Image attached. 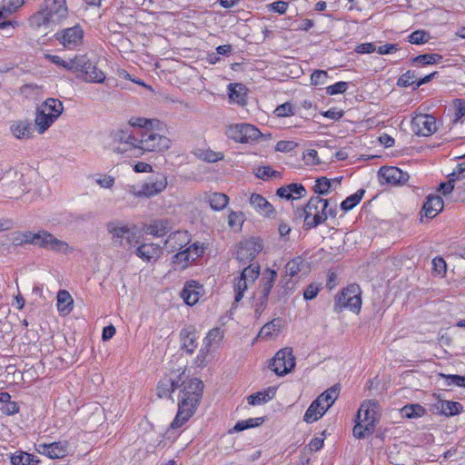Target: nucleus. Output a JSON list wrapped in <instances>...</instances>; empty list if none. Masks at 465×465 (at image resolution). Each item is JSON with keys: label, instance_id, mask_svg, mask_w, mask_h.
I'll list each match as a JSON object with an SVG mask.
<instances>
[{"label": "nucleus", "instance_id": "1", "mask_svg": "<svg viewBox=\"0 0 465 465\" xmlns=\"http://www.w3.org/2000/svg\"><path fill=\"white\" fill-rule=\"evenodd\" d=\"M68 16L65 0H45L40 9L28 20L31 27L53 29Z\"/></svg>", "mask_w": 465, "mask_h": 465}, {"label": "nucleus", "instance_id": "2", "mask_svg": "<svg viewBox=\"0 0 465 465\" xmlns=\"http://www.w3.org/2000/svg\"><path fill=\"white\" fill-rule=\"evenodd\" d=\"M378 404L374 401H364L357 413V422L353 428V435L357 439H363L371 435L375 430L377 421Z\"/></svg>", "mask_w": 465, "mask_h": 465}, {"label": "nucleus", "instance_id": "3", "mask_svg": "<svg viewBox=\"0 0 465 465\" xmlns=\"http://www.w3.org/2000/svg\"><path fill=\"white\" fill-rule=\"evenodd\" d=\"M73 73L78 78L90 83H103L105 79L104 73L98 69L86 55H76L74 57Z\"/></svg>", "mask_w": 465, "mask_h": 465}, {"label": "nucleus", "instance_id": "4", "mask_svg": "<svg viewBox=\"0 0 465 465\" xmlns=\"http://www.w3.org/2000/svg\"><path fill=\"white\" fill-rule=\"evenodd\" d=\"M139 156L144 152H163L171 146V140L153 130L144 129L140 132Z\"/></svg>", "mask_w": 465, "mask_h": 465}, {"label": "nucleus", "instance_id": "5", "mask_svg": "<svg viewBox=\"0 0 465 465\" xmlns=\"http://www.w3.org/2000/svg\"><path fill=\"white\" fill-rule=\"evenodd\" d=\"M112 141L115 145L114 151L120 153H129L132 156H139V138L131 131L118 129L111 134Z\"/></svg>", "mask_w": 465, "mask_h": 465}, {"label": "nucleus", "instance_id": "6", "mask_svg": "<svg viewBox=\"0 0 465 465\" xmlns=\"http://www.w3.org/2000/svg\"><path fill=\"white\" fill-rule=\"evenodd\" d=\"M106 229L115 245L130 249L138 243L137 232L132 231L127 225L110 222L106 224Z\"/></svg>", "mask_w": 465, "mask_h": 465}, {"label": "nucleus", "instance_id": "7", "mask_svg": "<svg viewBox=\"0 0 465 465\" xmlns=\"http://www.w3.org/2000/svg\"><path fill=\"white\" fill-rule=\"evenodd\" d=\"M347 308L353 312L359 313L361 308V288L357 284H352L343 289L337 297L335 310L341 311Z\"/></svg>", "mask_w": 465, "mask_h": 465}, {"label": "nucleus", "instance_id": "8", "mask_svg": "<svg viewBox=\"0 0 465 465\" xmlns=\"http://www.w3.org/2000/svg\"><path fill=\"white\" fill-rule=\"evenodd\" d=\"M227 135L237 143H250L257 142L263 134L254 125L242 123L230 125Z\"/></svg>", "mask_w": 465, "mask_h": 465}, {"label": "nucleus", "instance_id": "9", "mask_svg": "<svg viewBox=\"0 0 465 465\" xmlns=\"http://www.w3.org/2000/svg\"><path fill=\"white\" fill-rule=\"evenodd\" d=\"M203 243L194 242L188 246L185 250L178 252L172 258V262L175 270H184L196 260H198L204 252Z\"/></svg>", "mask_w": 465, "mask_h": 465}, {"label": "nucleus", "instance_id": "10", "mask_svg": "<svg viewBox=\"0 0 465 465\" xmlns=\"http://www.w3.org/2000/svg\"><path fill=\"white\" fill-rule=\"evenodd\" d=\"M179 401L184 402L191 407H197L203 391V383L201 380L193 378L183 381Z\"/></svg>", "mask_w": 465, "mask_h": 465}, {"label": "nucleus", "instance_id": "11", "mask_svg": "<svg viewBox=\"0 0 465 465\" xmlns=\"http://www.w3.org/2000/svg\"><path fill=\"white\" fill-rule=\"evenodd\" d=\"M35 245L55 252L67 253L72 252L66 242L57 239L45 230L35 232Z\"/></svg>", "mask_w": 465, "mask_h": 465}, {"label": "nucleus", "instance_id": "12", "mask_svg": "<svg viewBox=\"0 0 465 465\" xmlns=\"http://www.w3.org/2000/svg\"><path fill=\"white\" fill-rule=\"evenodd\" d=\"M295 366V359L291 348L280 350L270 364L272 370L279 376L287 374Z\"/></svg>", "mask_w": 465, "mask_h": 465}, {"label": "nucleus", "instance_id": "13", "mask_svg": "<svg viewBox=\"0 0 465 465\" xmlns=\"http://www.w3.org/2000/svg\"><path fill=\"white\" fill-rule=\"evenodd\" d=\"M411 131L419 136H430L437 131L434 116L430 114H417L411 123Z\"/></svg>", "mask_w": 465, "mask_h": 465}, {"label": "nucleus", "instance_id": "14", "mask_svg": "<svg viewBox=\"0 0 465 465\" xmlns=\"http://www.w3.org/2000/svg\"><path fill=\"white\" fill-rule=\"evenodd\" d=\"M381 184L401 185L409 180V174L394 166H383L378 173Z\"/></svg>", "mask_w": 465, "mask_h": 465}, {"label": "nucleus", "instance_id": "15", "mask_svg": "<svg viewBox=\"0 0 465 465\" xmlns=\"http://www.w3.org/2000/svg\"><path fill=\"white\" fill-rule=\"evenodd\" d=\"M306 206L308 207V210L320 215H327V217H335L337 214L336 201H331V199H322L319 195L312 196L306 204Z\"/></svg>", "mask_w": 465, "mask_h": 465}, {"label": "nucleus", "instance_id": "16", "mask_svg": "<svg viewBox=\"0 0 465 465\" xmlns=\"http://www.w3.org/2000/svg\"><path fill=\"white\" fill-rule=\"evenodd\" d=\"M84 31L80 26H73L56 34V39L67 49H75L83 42Z\"/></svg>", "mask_w": 465, "mask_h": 465}, {"label": "nucleus", "instance_id": "17", "mask_svg": "<svg viewBox=\"0 0 465 465\" xmlns=\"http://www.w3.org/2000/svg\"><path fill=\"white\" fill-rule=\"evenodd\" d=\"M191 242V236L187 231H176L172 232L164 242V246L169 252L181 250Z\"/></svg>", "mask_w": 465, "mask_h": 465}, {"label": "nucleus", "instance_id": "18", "mask_svg": "<svg viewBox=\"0 0 465 465\" xmlns=\"http://www.w3.org/2000/svg\"><path fill=\"white\" fill-rule=\"evenodd\" d=\"M262 249V246L259 242H247L238 248L236 252L237 259L246 263L249 261H252Z\"/></svg>", "mask_w": 465, "mask_h": 465}, {"label": "nucleus", "instance_id": "19", "mask_svg": "<svg viewBox=\"0 0 465 465\" xmlns=\"http://www.w3.org/2000/svg\"><path fill=\"white\" fill-rule=\"evenodd\" d=\"M444 206L443 200L439 195H428L423 204L421 214L429 219H432L442 211Z\"/></svg>", "mask_w": 465, "mask_h": 465}, {"label": "nucleus", "instance_id": "20", "mask_svg": "<svg viewBox=\"0 0 465 465\" xmlns=\"http://www.w3.org/2000/svg\"><path fill=\"white\" fill-rule=\"evenodd\" d=\"M249 203L255 212L262 216L270 217L274 213L272 204L259 193H252L250 196Z\"/></svg>", "mask_w": 465, "mask_h": 465}, {"label": "nucleus", "instance_id": "21", "mask_svg": "<svg viewBox=\"0 0 465 465\" xmlns=\"http://www.w3.org/2000/svg\"><path fill=\"white\" fill-rule=\"evenodd\" d=\"M203 292V286L195 281L187 282L182 292V297L188 305L195 304Z\"/></svg>", "mask_w": 465, "mask_h": 465}, {"label": "nucleus", "instance_id": "22", "mask_svg": "<svg viewBox=\"0 0 465 465\" xmlns=\"http://www.w3.org/2000/svg\"><path fill=\"white\" fill-rule=\"evenodd\" d=\"M167 177L162 175L155 181H150L142 184V194L143 197H153L163 192L167 186Z\"/></svg>", "mask_w": 465, "mask_h": 465}, {"label": "nucleus", "instance_id": "23", "mask_svg": "<svg viewBox=\"0 0 465 465\" xmlns=\"http://www.w3.org/2000/svg\"><path fill=\"white\" fill-rule=\"evenodd\" d=\"M196 407H191L184 402L179 401L178 412L171 423V429L175 430L182 427L194 413Z\"/></svg>", "mask_w": 465, "mask_h": 465}, {"label": "nucleus", "instance_id": "24", "mask_svg": "<svg viewBox=\"0 0 465 465\" xmlns=\"http://www.w3.org/2000/svg\"><path fill=\"white\" fill-rule=\"evenodd\" d=\"M135 253L145 262L155 261L161 256L162 248L155 243H143L136 249Z\"/></svg>", "mask_w": 465, "mask_h": 465}, {"label": "nucleus", "instance_id": "25", "mask_svg": "<svg viewBox=\"0 0 465 465\" xmlns=\"http://www.w3.org/2000/svg\"><path fill=\"white\" fill-rule=\"evenodd\" d=\"M10 131L17 139H30L33 137L34 129L29 121L20 120L11 124Z\"/></svg>", "mask_w": 465, "mask_h": 465}, {"label": "nucleus", "instance_id": "26", "mask_svg": "<svg viewBox=\"0 0 465 465\" xmlns=\"http://www.w3.org/2000/svg\"><path fill=\"white\" fill-rule=\"evenodd\" d=\"M67 447L68 443L66 441H57L50 444L39 445V448H42L44 453L50 459L64 458L67 453Z\"/></svg>", "mask_w": 465, "mask_h": 465}, {"label": "nucleus", "instance_id": "27", "mask_svg": "<svg viewBox=\"0 0 465 465\" xmlns=\"http://www.w3.org/2000/svg\"><path fill=\"white\" fill-rule=\"evenodd\" d=\"M277 278L276 271L272 269H265L262 274V278L260 280L259 289L257 292L261 294H264L269 296L272 288L274 285V282Z\"/></svg>", "mask_w": 465, "mask_h": 465}, {"label": "nucleus", "instance_id": "28", "mask_svg": "<svg viewBox=\"0 0 465 465\" xmlns=\"http://www.w3.org/2000/svg\"><path fill=\"white\" fill-rule=\"evenodd\" d=\"M204 199L214 211H222L225 209L229 203V197L223 193H206Z\"/></svg>", "mask_w": 465, "mask_h": 465}, {"label": "nucleus", "instance_id": "29", "mask_svg": "<svg viewBox=\"0 0 465 465\" xmlns=\"http://www.w3.org/2000/svg\"><path fill=\"white\" fill-rule=\"evenodd\" d=\"M327 407H325L322 403L317 401V400L313 401L309 408L307 409L303 420L307 423H312L313 421L318 420L322 415L327 411Z\"/></svg>", "mask_w": 465, "mask_h": 465}, {"label": "nucleus", "instance_id": "30", "mask_svg": "<svg viewBox=\"0 0 465 465\" xmlns=\"http://www.w3.org/2000/svg\"><path fill=\"white\" fill-rule=\"evenodd\" d=\"M300 216L304 217V228L312 229L315 228L318 225L323 223L327 220V215H320L314 213L313 212L308 210V207L305 206L300 213Z\"/></svg>", "mask_w": 465, "mask_h": 465}, {"label": "nucleus", "instance_id": "31", "mask_svg": "<svg viewBox=\"0 0 465 465\" xmlns=\"http://www.w3.org/2000/svg\"><path fill=\"white\" fill-rule=\"evenodd\" d=\"M57 120L41 107L37 110L35 124L39 134H44Z\"/></svg>", "mask_w": 465, "mask_h": 465}, {"label": "nucleus", "instance_id": "32", "mask_svg": "<svg viewBox=\"0 0 465 465\" xmlns=\"http://www.w3.org/2000/svg\"><path fill=\"white\" fill-rule=\"evenodd\" d=\"M282 327V320L275 318L272 321L264 324L258 333V338L270 339L276 336Z\"/></svg>", "mask_w": 465, "mask_h": 465}, {"label": "nucleus", "instance_id": "33", "mask_svg": "<svg viewBox=\"0 0 465 465\" xmlns=\"http://www.w3.org/2000/svg\"><path fill=\"white\" fill-rule=\"evenodd\" d=\"M182 339V347L188 353L192 354L196 348V334L192 327L184 328L180 333Z\"/></svg>", "mask_w": 465, "mask_h": 465}, {"label": "nucleus", "instance_id": "34", "mask_svg": "<svg viewBox=\"0 0 465 465\" xmlns=\"http://www.w3.org/2000/svg\"><path fill=\"white\" fill-rule=\"evenodd\" d=\"M73 298L69 292L65 290H60L57 293V310L59 312L66 315L69 314L73 310Z\"/></svg>", "mask_w": 465, "mask_h": 465}, {"label": "nucleus", "instance_id": "35", "mask_svg": "<svg viewBox=\"0 0 465 465\" xmlns=\"http://www.w3.org/2000/svg\"><path fill=\"white\" fill-rule=\"evenodd\" d=\"M171 230L170 222L167 219L155 220L147 227L149 234L155 237H162Z\"/></svg>", "mask_w": 465, "mask_h": 465}, {"label": "nucleus", "instance_id": "36", "mask_svg": "<svg viewBox=\"0 0 465 465\" xmlns=\"http://www.w3.org/2000/svg\"><path fill=\"white\" fill-rule=\"evenodd\" d=\"M35 232L26 231V232H15L11 236V242L14 246H23L25 244H33L35 245Z\"/></svg>", "mask_w": 465, "mask_h": 465}, {"label": "nucleus", "instance_id": "37", "mask_svg": "<svg viewBox=\"0 0 465 465\" xmlns=\"http://www.w3.org/2000/svg\"><path fill=\"white\" fill-rule=\"evenodd\" d=\"M179 381H174L172 379H163L158 382L156 391L157 395L160 398L168 397L174 391V390L180 387Z\"/></svg>", "mask_w": 465, "mask_h": 465}, {"label": "nucleus", "instance_id": "38", "mask_svg": "<svg viewBox=\"0 0 465 465\" xmlns=\"http://www.w3.org/2000/svg\"><path fill=\"white\" fill-rule=\"evenodd\" d=\"M228 88L231 101L240 105L246 104V94L244 92V86L242 84H230Z\"/></svg>", "mask_w": 465, "mask_h": 465}, {"label": "nucleus", "instance_id": "39", "mask_svg": "<svg viewBox=\"0 0 465 465\" xmlns=\"http://www.w3.org/2000/svg\"><path fill=\"white\" fill-rule=\"evenodd\" d=\"M41 108L56 119L64 111L63 103L55 98H47L41 105Z\"/></svg>", "mask_w": 465, "mask_h": 465}, {"label": "nucleus", "instance_id": "40", "mask_svg": "<svg viewBox=\"0 0 465 465\" xmlns=\"http://www.w3.org/2000/svg\"><path fill=\"white\" fill-rule=\"evenodd\" d=\"M333 183H340V179L330 180L326 177H320L315 182L313 191L319 196L327 194L332 190L331 187Z\"/></svg>", "mask_w": 465, "mask_h": 465}, {"label": "nucleus", "instance_id": "41", "mask_svg": "<svg viewBox=\"0 0 465 465\" xmlns=\"http://www.w3.org/2000/svg\"><path fill=\"white\" fill-rule=\"evenodd\" d=\"M438 409L446 416H453L461 412L463 407L460 402L450 401H441L439 402Z\"/></svg>", "mask_w": 465, "mask_h": 465}, {"label": "nucleus", "instance_id": "42", "mask_svg": "<svg viewBox=\"0 0 465 465\" xmlns=\"http://www.w3.org/2000/svg\"><path fill=\"white\" fill-rule=\"evenodd\" d=\"M442 60V55L440 54H424L415 56L411 59V64H435Z\"/></svg>", "mask_w": 465, "mask_h": 465}, {"label": "nucleus", "instance_id": "43", "mask_svg": "<svg viewBox=\"0 0 465 465\" xmlns=\"http://www.w3.org/2000/svg\"><path fill=\"white\" fill-rule=\"evenodd\" d=\"M39 460H35V456L27 452H16L11 457L12 465H36Z\"/></svg>", "mask_w": 465, "mask_h": 465}, {"label": "nucleus", "instance_id": "44", "mask_svg": "<svg viewBox=\"0 0 465 465\" xmlns=\"http://www.w3.org/2000/svg\"><path fill=\"white\" fill-rule=\"evenodd\" d=\"M339 390L336 386H333L322 393L316 400L329 409L337 400Z\"/></svg>", "mask_w": 465, "mask_h": 465}, {"label": "nucleus", "instance_id": "45", "mask_svg": "<svg viewBox=\"0 0 465 465\" xmlns=\"http://www.w3.org/2000/svg\"><path fill=\"white\" fill-rule=\"evenodd\" d=\"M364 193L365 191L363 189L358 190L355 193L348 196L341 202V208L345 212L351 210L361 201Z\"/></svg>", "mask_w": 465, "mask_h": 465}, {"label": "nucleus", "instance_id": "46", "mask_svg": "<svg viewBox=\"0 0 465 465\" xmlns=\"http://www.w3.org/2000/svg\"><path fill=\"white\" fill-rule=\"evenodd\" d=\"M426 410L420 404L406 405L401 409V414L404 417L412 419L422 417Z\"/></svg>", "mask_w": 465, "mask_h": 465}, {"label": "nucleus", "instance_id": "47", "mask_svg": "<svg viewBox=\"0 0 465 465\" xmlns=\"http://www.w3.org/2000/svg\"><path fill=\"white\" fill-rule=\"evenodd\" d=\"M249 284H251V282L241 275L235 278L233 282V289L235 292L234 301L236 302H239L242 299L244 292L247 290Z\"/></svg>", "mask_w": 465, "mask_h": 465}, {"label": "nucleus", "instance_id": "48", "mask_svg": "<svg viewBox=\"0 0 465 465\" xmlns=\"http://www.w3.org/2000/svg\"><path fill=\"white\" fill-rule=\"evenodd\" d=\"M269 296L261 294L259 292H256L253 295L252 307L254 309L255 315L260 317L262 312L267 306Z\"/></svg>", "mask_w": 465, "mask_h": 465}, {"label": "nucleus", "instance_id": "49", "mask_svg": "<svg viewBox=\"0 0 465 465\" xmlns=\"http://www.w3.org/2000/svg\"><path fill=\"white\" fill-rule=\"evenodd\" d=\"M418 82V77L415 71L409 70L405 74H401L398 79V85L408 87V86H416V83Z\"/></svg>", "mask_w": 465, "mask_h": 465}, {"label": "nucleus", "instance_id": "50", "mask_svg": "<svg viewBox=\"0 0 465 465\" xmlns=\"http://www.w3.org/2000/svg\"><path fill=\"white\" fill-rule=\"evenodd\" d=\"M45 58L51 63L64 68L67 71L73 72L74 68V58L69 60H64L58 55L45 54Z\"/></svg>", "mask_w": 465, "mask_h": 465}, {"label": "nucleus", "instance_id": "51", "mask_svg": "<svg viewBox=\"0 0 465 465\" xmlns=\"http://www.w3.org/2000/svg\"><path fill=\"white\" fill-rule=\"evenodd\" d=\"M259 274H260L259 265L250 264L242 270L241 276L243 277L244 279H246L251 283H253L254 281L258 278Z\"/></svg>", "mask_w": 465, "mask_h": 465}, {"label": "nucleus", "instance_id": "52", "mask_svg": "<svg viewBox=\"0 0 465 465\" xmlns=\"http://www.w3.org/2000/svg\"><path fill=\"white\" fill-rule=\"evenodd\" d=\"M223 331L220 328L212 329L208 332V334L204 340L205 347H210V346H212V344L221 341L223 340Z\"/></svg>", "mask_w": 465, "mask_h": 465}, {"label": "nucleus", "instance_id": "53", "mask_svg": "<svg viewBox=\"0 0 465 465\" xmlns=\"http://www.w3.org/2000/svg\"><path fill=\"white\" fill-rule=\"evenodd\" d=\"M303 264V261L301 257H296L292 261L288 262L286 264V272L290 276L296 275L302 270V266Z\"/></svg>", "mask_w": 465, "mask_h": 465}, {"label": "nucleus", "instance_id": "54", "mask_svg": "<svg viewBox=\"0 0 465 465\" xmlns=\"http://www.w3.org/2000/svg\"><path fill=\"white\" fill-rule=\"evenodd\" d=\"M429 38L428 33L423 30H417L409 35V42L413 45H420L427 43Z\"/></svg>", "mask_w": 465, "mask_h": 465}, {"label": "nucleus", "instance_id": "55", "mask_svg": "<svg viewBox=\"0 0 465 465\" xmlns=\"http://www.w3.org/2000/svg\"><path fill=\"white\" fill-rule=\"evenodd\" d=\"M255 175L259 179L266 180L271 177L280 176V173L272 170L270 166H262L257 169Z\"/></svg>", "mask_w": 465, "mask_h": 465}, {"label": "nucleus", "instance_id": "56", "mask_svg": "<svg viewBox=\"0 0 465 465\" xmlns=\"http://www.w3.org/2000/svg\"><path fill=\"white\" fill-rule=\"evenodd\" d=\"M453 105L455 110L453 122L457 123L465 115V100L455 99Z\"/></svg>", "mask_w": 465, "mask_h": 465}, {"label": "nucleus", "instance_id": "57", "mask_svg": "<svg viewBox=\"0 0 465 465\" xmlns=\"http://www.w3.org/2000/svg\"><path fill=\"white\" fill-rule=\"evenodd\" d=\"M24 0H3V10L11 15L24 5Z\"/></svg>", "mask_w": 465, "mask_h": 465}, {"label": "nucleus", "instance_id": "58", "mask_svg": "<svg viewBox=\"0 0 465 465\" xmlns=\"http://www.w3.org/2000/svg\"><path fill=\"white\" fill-rule=\"evenodd\" d=\"M441 377L447 381L448 385H456L459 387H465V376L454 374H441Z\"/></svg>", "mask_w": 465, "mask_h": 465}, {"label": "nucleus", "instance_id": "59", "mask_svg": "<svg viewBox=\"0 0 465 465\" xmlns=\"http://www.w3.org/2000/svg\"><path fill=\"white\" fill-rule=\"evenodd\" d=\"M274 113L278 117H286L289 115H293V106L290 103H284L277 106Z\"/></svg>", "mask_w": 465, "mask_h": 465}, {"label": "nucleus", "instance_id": "60", "mask_svg": "<svg viewBox=\"0 0 465 465\" xmlns=\"http://www.w3.org/2000/svg\"><path fill=\"white\" fill-rule=\"evenodd\" d=\"M348 88L347 82H338L332 85H330L326 88V93L330 95H334L338 94H343L346 92Z\"/></svg>", "mask_w": 465, "mask_h": 465}, {"label": "nucleus", "instance_id": "61", "mask_svg": "<svg viewBox=\"0 0 465 465\" xmlns=\"http://www.w3.org/2000/svg\"><path fill=\"white\" fill-rule=\"evenodd\" d=\"M153 121L143 117H131L129 124L134 127H143L148 129V126H152Z\"/></svg>", "mask_w": 465, "mask_h": 465}, {"label": "nucleus", "instance_id": "62", "mask_svg": "<svg viewBox=\"0 0 465 465\" xmlns=\"http://www.w3.org/2000/svg\"><path fill=\"white\" fill-rule=\"evenodd\" d=\"M327 78V72L323 70H315L311 75V83L313 85L323 84Z\"/></svg>", "mask_w": 465, "mask_h": 465}, {"label": "nucleus", "instance_id": "63", "mask_svg": "<svg viewBox=\"0 0 465 465\" xmlns=\"http://www.w3.org/2000/svg\"><path fill=\"white\" fill-rule=\"evenodd\" d=\"M297 146L293 141H279L276 143L275 150L282 153H288L292 151Z\"/></svg>", "mask_w": 465, "mask_h": 465}, {"label": "nucleus", "instance_id": "64", "mask_svg": "<svg viewBox=\"0 0 465 465\" xmlns=\"http://www.w3.org/2000/svg\"><path fill=\"white\" fill-rule=\"evenodd\" d=\"M446 262L441 257H436L432 260L433 271L438 274H444L446 272Z\"/></svg>", "mask_w": 465, "mask_h": 465}]
</instances>
